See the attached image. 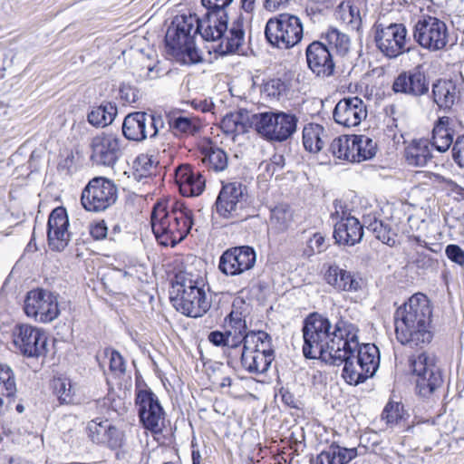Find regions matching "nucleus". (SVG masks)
I'll list each match as a JSON object with an SVG mask.
<instances>
[{"label":"nucleus","instance_id":"obj_36","mask_svg":"<svg viewBox=\"0 0 464 464\" xmlns=\"http://www.w3.org/2000/svg\"><path fill=\"white\" fill-rule=\"evenodd\" d=\"M448 124L449 118L441 117L432 130L431 145L440 152L447 151L453 143V130Z\"/></svg>","mask_w":464,"mask_h":464},{"label":"nucleus","instance_id":"obj_26","mask_svg":"<svg viewBox=\"0 0 464 464\" xmlns=\"http://www.w3.org/2000/svg\"><path fill=\"white\" fill-rule=\"evenodd\" d=\"M175 181L185 197L199 196L205 189V178L190 165H180L176 169Z\"/></svg>","mask_w":464,"mask_h":464},{"label":"nucleus","instance_id":"obj_64","mask_svg":"<svg viewBox=\"0 0 464 464\" xmlns=\"http://www.w3.org/2000/svg\"><path fill=\"white\" fill-rule=\"evenodd\" d=\"M256 0H241L242 8L247 12L251 13L255 9Z\"/></svg>","mask_w":464,"mask_h":464},{"label":"nucleus","instance_id":"obj_22","mask_svg":"<svg viewBox=\"0 0 464 464\" xmlns=\"http://www.w3.org/2000/svg\"><path fill=\"white\" fill-rule=\"evenodd\" d=\"M69 218L66 209L63 207L54 208L48 218L47 240L52 250L63 251L71 240L68 230Z\"/></svg>","mask_w":464,"mask_h":464},{"label":"nucleus","instance_id":"obj_49","mask_svg":"<svg viewBox=\"0 0 464 464\" xmlns=\"http://www.w3.org/2000/svg\"><path fill=\"white\" fill-rule=\"evenodd\" d=\"M263 92L270 98L279 99L285 92V84L280 79H271L264 84Z\"/></svg>","mask_w":464,"mask_h":464},{"label":"nucleus","instance_id":"obj_42","mask_svg":"<svg viewBox=\"0 0 464 464\" xmlns=\"http://www.w3.org/2000/svg\"><path fill=\"white\" fill-rule=\"evenodd\" d=\"M356 153L353 160L357 163L372 160L377 153V142L367 135H355Z\"/></svg>","mask_w":464,"mask_h":464},{"label":"nucleus","instance_id":"obj_35","mask_svg":"<svg viewBox=\"0 0 464 464\" xmlns=\"http://www.w3.org/2000/svg\"><path fill=\"white\" fill-rule=\"evenodd\" d=\"M405 159L409 165L424 167L431 160V152L428 140H413L405 149Z\"/></svg>","mask_w":464,"mask_h":464},{"label":"nucleus","instance_id":"obj_25","mask_svg":"<svg viewBox=\"0 0 464 464\" xmlns=\"http://www.w3.org/2000/svg\"><path fill=\"white\" fill-rule=\"evenodd\" d=\"M308 67L318 77H328L333 74L334 63L329 48L320 43L313 42L306 48Z\"/></svg>","mask_w":464,"mask_h":464},{"label":"nucleus","instance_id":"obj_12","mask_svg":"<svg viewBox=\"0 0 464 464\" xmlns=\"http://www.w3.org/2000/svg\"><path fill=\"white\" fill-rule=\"evenodd\" d=\"M118 198V188L115 183L103 177L91 179L83 188L81 203L89 212H102L112 206Z\"/></svg>","mask_w":464,"mask_h":464},{"label":"nucleus","instance_id":"obj_19","mask_svg":"<svg viewBox=\"0 0 464 464\" xmlns=\"http://www.w3.org/2000/svg\"><path fill=\"white\" fill-rule=\"evenodd\" d=\"M13 343L19 352L27 357H39L46 353L47 336L35 326L22 324L13 330Z\"/></svg>","mask_w":464,"mask_h":464},{"label":"nucleus","instance_id":"obj_18","mask_svg":"<svg viewBox=\"0 0 464 464\" xmlns=\"http://www.w3.org/2000/svg\"><path fill=\"white\" fill-rule=\"evenodd\" d=\"M136 405L143 427L159 434L164 428L165 412L158 397L150 390H140L136 394Z\"/></svg>","mask_w":464,"mask_h":464},{"label":"nucleus","instance_id":"obj_23","mask_svg":"<svg viewBox=\"0 0 464 464\" xmlns=\"http://www.w3.org/2000/svg\"><path fill=\"white\" fill-rule=\"evenodd\" d=\"M333 117L341 126L356 127L366 119L367 108L364 102L357 96L343 98L335 105Z\"/></svg>","mask_w":464,"mask_h":464},{"label":"nucleus","instance_id":"obj_7","mask_svg":"<svg viewBox=\"0 0 464 464\" xmlns=\"http://www.w3.org/2000/svg\"><path fill=\"white\" fill-rule=\"evenodd\" d=\"M198 34L196 16H176L165 35L169 53L184 63L199 62L201 57L195 44V36Z\"/></svg>","mask_w":464,"mask_h":464},{"label":"nucleus","instance_id":"obj_21","mask_svg":"<svg viewBox=\"0 0 464 464\" xmlns=\"http://www.w3.org/2000/svg\"><path fill=\"white\" fill-rule=\"evenodd\" d=\"M246 198V188L239 182L222 187L216 201L217 212L224 218L237 219Z\"/></svg>","mask_w":464,"mask_h":464},{"label":"nucleus","instance_id":"obj_24","mask_svg":"<svg viewBox=\"0 0 464 464\" xmlns=\"http://www.w3.org/2000/svg\"><path fill=\"white\" fill-rule=\"evenodd\" d=\"M392 90L396 93H404L414 97L429 92V82L420 67L400 73L394 80Z\"/></svg>","mask_w":464,"mask_h":464},{"label":"nucleus","instance_id":"obj_56","mask_svg":"<svg viewBox=\"0 0 464 464\" xmlns=\"http://www.w3.org/2000/svg\"><path fill=\"white\" fill-rule=\"evenodd\" d=\"M413 263L418 268L428 269L434 265V260L425 252H417L414 256Z\"/></svg>","mask_w":464,"mask_h":464},{"label":"nucleus","instance_id":"obj_27","mask_svg":"<svg viewBox=\"0 0 464 464\" xmlns=\"http://www.w3.org/2000/svg\"><path fill=\"white\" fill-rule=\"evenodd\" d=\"M150 114L144 111H135L128 114L122 123L124 137L132 141L140 142L150 137Z\"/></svg>","mask_w":464,"mask_h":464},{"label":"nucleus","instance_id":"obj_60","mask_svg":"<svg viewBox=\"0 0 464 464\" xmlns=\"http://www.w3.org/2000/svg\"><path fill=\"white\" fill-rule=\"evenodd\" d=\"M290 0H264V8L270 12H275L281 7H285Z\"/></svg>","mask_w":464,"mask_h":464},{"label":"nucleus","instance_id":"obj_39","mask_svg":"<svg viewBox=\"0 0 464 464\" xmlns=\"http://www.w3.org/2000/svg\"><path fill=\"white\" fill-rule=\"evenodd\" d=\"M169 128L176 137L183 138L196 134L199 128V121L196 117L172 116L169 120Z\"/></svg>","mask_w":464,"mask_h":464},{"label":"nucleus","instance_id":"obj_6","mask_svg":"<svg viewBox=\"0 0 464 464\" xmlns=\"http://www.w3.org/2000/svg\"><path fill=\"white\" fill-rule=\"evenodd\" d=\"M171 302L177 311L190 317H200L211 306L203 277L187 272H179L172 283Z\"/></svg>","mask_w":464,"mask_h":464},{"label":"nucleus","instance_id":"obj_10","mask_svg":"<svg viewBox=\"0 0 464 464\" xmlns=\"http://www.w3.org/2000/svg\"><path fill=\"white\" fill-rule=\"evenodd\" d=\"M265 35L272 46L281 50L291 49L303 38V23L297 15L282 13L268 19Z\"/></svg>","mask_w":464,"mask_h":464},{"label":"nucleus","instance_id":"obj_34","mask_svg":"<svg viewBox=\"0 0 464 464\" xmlns=\"http://www.w3.org/2000/svg\"><path fill=\"white\" fill-rule=\"evenodd\" d=\"M328 140L324 126L318 123H307L303 128V145L311 153L321 151Z\"/></svg>","mask_w":464,"mask_h":464},{"label":"nucleus","instance_id":"obj_58","mask_svg":"<svg viewBox=\"0 0 464 464\" xmlns=\"http://www.w3.org/2000/svg\"><path fill=\"white\" fill-rule=\"evenodd\" d=\"M164 121L160 115H152L150 114V120H149V130L150 132V138H154L158 135L160 130L163 128Z\"/></svg>","mask_w":464,"mask_h":464},{"label":"nucleus","instance_id":"obj_43","mask_svg":"<svg viewBox=\"0 0 464 464\" xmlns=\"http://www.w3.org/2000/svg\"><path fill=\"white\" fill-rule=\"evenodd\" d=\"M328 44L339 53L345 54L350 48L349 37L336 29H331L326 34Z\"/></svg>","mask_w":464,"mask_h":464},{"label":"nucleus","instance_id":"obj_62","mask_svg":"<svg viewBox=\"0 0 464 464\" xmlns=\"http://www.w3.org/2000/svg\"><path fill=\"white\" fill-rule=\"evenodd\" d=\"M349 140V148L347 149V153H346V161H349V162H352V163H355V161L353 160V154L355 155L356 153V141H355V135H347Z\"/></svg>","mask_w":464,"mask_h":464},{"label":"nucleus","instance_id":"obj_37","mask_svg":"<svg viewBox=\"0 0 464 464\" xmlns=\"http://www.w3.org/2000/svg\"><path fill=\"white\" fill-rule=\"evenodd\" d=\"M16 393L14 371L5 363H0V408L9 404Z\"/></svg>","mask_w":464,"mask_h":464},{"label":"nucleus","instance_id":"obj_55","mask_svg":"<svg viewBox=\"0 0 464 464\" xmlns=\"http://www.w3.org/2000/svg\"><path fill=\"white\" fill-rule=\"evenodd\" d=\"M90 234L95 240H102L108 234V227L104 220L93 223L90 226Z\"/></svg>","mask_w":464,"mask_h":464},{"label":"nucleus","instance_id":"obj_30","mask_svg":"<svg viewBox=\"0 0 464 464\" xmlns=\"http://www.w3.org/2000/svg\"><path fill=\"white\" fill-rule=\"evenodd\" d=\"M432 97L440 109L450 110L460 99V90L452 80H438L432 85Z\"/></svg>","mask_w":464,"mask_h":464},{"label":"nucleus","instance_id":"obj_61","mask_svg":"<svg viewBox=\"0 0 464 464\" xmlns=\"http://www.w3.org/2000/svg\"><path fill=\"white\" fill-rule=\"evenodd\" d=\"M349 19L348 23L352 24L353 27H358L361 24V16L359 9L356 6L349 5Z\"/></svg>","mask_w":464,"mask_h":464},{"label":"nucleus","instance_id":"obj_52","mask_svg":"<svg viewBox=\"0 0 464 464\" xmlns=\"http://www.w3.org/2000/svg\"><path fill=\"white\" fill-rule=\"evenodd\" d=\"M401 409L399 403L389 402L382 413V420H385L387 424L396 423L401 417Z\"/></svg>","mask_w":464,"mask_h":464},{"label":"nucleus","instance_id":"obj_5","mask_svg":"<svg viewBox=\"0 0 464 464\" xmlns=\"http://www.w3.org/2000/svg\"><path fill=\"white\" fill-rule=\"evenodd\" d=\"M353 341L354 345H343L340 358L333 357L328 362L334 365L343 363V379L348 384L358 385L375 374L380 364V353L374 344H361L358 332Z\"/></svg>","mask_w":464,"mask_h":464},{"label":"nucleus","instance_id":"obj_48","mask_svg":"<svg viewBox=\"0 0 464 464\" xmlns=\"http://www.w3.org/2000/svg\"><path fill=\"white\" fill-rule=\"evenodd\" d=\"M208 340L213 345L218 347H227L228 349L237 348L236 345H234L233 339L228 336L226 331H213L209 333Z\"/></svg>","mask_w":464,"mask_h":464},{"label":"nucleus","instance_id":"obj_14","mask_svg":"<svg viewBox=\"0 0 464 464\" xmlns=\"http://www.w3.org/2000/svg\"><path fill=\"white\" fill-rule=\"evenodd\" d=\"M87 431L93 443L116 451L117 459H123L124 451L121 450L126 442V435L122 430L112 425L108 420L96 418L88 422Z\"/></svg>","mask_w":464,"mask_h":464},{"label":"nucleus","instance_id":"obj_57","mask_svg":"<svg viewBox=\"0 0 464 464\" xmlns=\"http://www.w3.org/2000/svg\"><path fill=\"white\" fill-rule=\"evenodd\" d=\"M121 100L127 103H135L139 100V92L130 86H122L120 89Z\"/></svg>","mask_w":464,"mask_h":464},{"label":"nucleus","instance_id":"obj_31","mask_svg":"<svg viewBox=\"0 0 464 464\" xmlns=\"http://www.w3.org/2000/svg\"><path fill=\"white\" fill-rule=\"evenodd\" d=\"M223 326L228 336L233 339L234 345L237 348L246 343V338L251 332H247L245 315L239 308L236 307L235 304H233L229 314L225 317Z\"/></svg>","mask_w":464,"mask_h":464},{"label":"nucleus","instance_id":"obj_46","mask_svg":"<svg viewBox=\"0 0 464 464\" xmlns=\"http://www.w3.org/2000/svg\"><path fill=\"white\" fill-rule=\"evenodd\" d=\"M105 353L109 358L110 371L116 376L122 375L126 371V362L121 354L114 350H107Z\"/></svg>","mask_w":464,"mask_h":464},{"label":"nucleus","instance_id":"obj_17","mask_svg":"<svg viewBox=\"0 0 464 464\" xmlns=\"http://www.w3.org/2000/svg\"><path fill=\"white\" fill-rule=\"evenodd\" d=\"M90 150L93 164L113 167L122 154L123 140L117 134L102 132L92 139Z\"/></svg>","mask_w":464,"mask_h":464},{"label":"nucleus","instance_id":"obj_38","mask_svg":"<svg viewBox=\"0 0 464 464\" xmlns=\"http://www.w3.org/2000/svg\"><path fill=\"white\" fill-rule=\"evenodd\" d=\"M117 115V107L111 102H102L94 107L87 115L88 122L96 127L103 128L110 125Z\"/></svg>","mask_w":464,"mask_h":464},{"label":"nucleus","instance_id":"obj_28","mask_svg":"<svg viewBox=\"0 0 464 464\" xmlns=\"http://www.w3.org/2000/svg\"><path fill=\"white\" fill-rule=\"evenodd\" d=\"M326 283L337 291L354 293L362 288V280L338 266H330L325 272Z\"/></svg>","mask_w":464,"mask_h":464},{"label":"nucleus","instance_id":"obj_16","mask_svg":"<svg viewBox=\"0 0 464 464\" xmlns=\"http://www.w3.org/2000/svg\"><path fill=\"white\" fill-rule=\"evenodd\" d=\"M24 310L28 317L40 323H50L60 314L56 295L41 288L27 293Z\"/></svg>","mask_w":464,"mask_h":464},{"label":"nucleus","instance_id":"obj_9","mask_svg":"<svg viewBox=\"0 0 464 464\" xmlns=\"http://www.w3.org/2000/svg\"><path fill=\"white\" fill-rule=\"evenodd\" d=\"M249 121L258 134L267 140L277 142L290 139L295 133L298 123L295 114L278 111L254 113Z\"/></svg>","mask_w":464,"mask_h":464},{"label":"nucleus","instance_id":"obj_50","mask_svg":"<svg viewBox=\"0 0 464 464\" xmlns=\"http://www.w3.org/2000/svg\"><path fill=\"white\" fill-rule=\"evenodd\" d=\"M233 0H201L202 5L207 9V12L219 14L225 17L227 15V7L231 5Z\"/></svg>","mask_w":464,"mask_h":464},{"label":"nucleus","instance_id":"obj_41","mask_svg":"<svg viewBox=\"0 0 464 464\" xmlns=\"http://www.w3.org/2000/svg\"><path fill=\"white\" fill-rule=\"evenodd\" d=\"M293 220V211L287 204H279L271 209L270 223L277 232L286 231Z\"/></svg>","mask_w":464,"mask_h":464},{"label":"nucleus","instance_id":"obj_44","mask_svg":"<svg viewBox=\"0 0 464 464\" xmlns=\"http://www.w3.org/2000/svg\"><path fill=\"white\" fill-rule=\"evenodd\" d=\"M53 385L61 402L72 403L73 401L74 388L70 380L58 378L53 380Z\"/></svg>","mask_w":464,"mask_h":464},{"label":"nucleus","instance_id":"obj_29","mask_svg":"<svg viewBox=\"0 0 464 464\" xmlns=\"http://www.w3.org/2000/svg\"><path fill=\"white\" fill-rule=\"evenodd\" d=\"M362 226L354 217L342 218L334 226V237L339 244L354 246L362 240Z\"/></svg>","mask_w":464,"mask_h":464},{"label":"nucleus","instance_id":"obj_4","mask_svg":"<svg viewBox=\"0 0 464 464\" xmlns=\"http://www.w3.org/2000/svg\"><path fill=\"white\" fill-rule=\"evenodd\" d=\"M193 225L192 211L183 203L170 206L157 203L151 213L152 231L163 246H174L189 233Z\"/></svg>","mask_w":464,"mask_h":464},{"label":"nucleus","instance_id":"obj_20","mask_svg":"<svg viewBox=\"0 0 464 464\" xmlns=\"http://www.w3.org/2000/svg\"><path fill=\"white\" fill-rule=\"evenodd\" d=\"M256 261V254L248 246H235L227 249L219 257L218 269L228 276L244 274L252 269Z\"/></svg>","mask_w":464,"mask_h":464},{"label":"nucleus","instance_id":"obj_13","mask_svg":"<svg viewBox=\"0 0 464 464\" xmlns=\"http://www.w3.org/2000/svg\"><path fill=\"white\" fill-rule=\"evenodd\" d=\"M413 38L424 49L430 52L440 51L448 44V27L439 18L426 15L415 24Z\"/></svg>","mask_w":464,"mask_h":464},{"label":"nucleus","instance_id":"obj_15","mask_svg":"<svg viewBox=\"0 0 464 464\" xmlns=\"http://www.w3.org/2000/svg\"><path fill=\"white\" fill-rule=\"evenodd\" d=\"M410 368L417 377L416 384L422 396L431 394L442 383V377L433 356L421 353L418 356H411Z\"/></svg>","mask_w":464,"mask_h":464},{"label":"nucleus","instance_id":"obj_3","mask_svg":"<svg viewBox=\"0 0 464 464\" xmlns=\"http://www.w3.org/2000/svg\"><path fill=\"white\" fill-rule=\"evenodd\" d=\"M197 27L204 40L216 44L212 48L218 54L244 53L246 33L242 17L228 25L227 15L207 12L205 20L197 18Z\"/></svg>","mask_w":464,"mask_h":464},{"label":"nucleus","instance_id":"obj_51","mask_svg":"<svg viewBox=\"0 0 464 464\" xmlns=\"http://www.w3.org/2000/svg\"><path fill=\"white\" fill-rule=\"evenodd\" d=\"M305 253L311 256L314 253H321L326 249L325 238L321 233H314L307 241Z\"/></svg>","mask_w":464,"mask_h":464},{"label":"nucleus","instance_id":"obj_2","mask_svg":"<svg viewBox=\"0 0 464 464\" xmlns=\"http://www.w3.org/2000/svg\"><path fill=\"white\" fill-rule=\"evenodd\" d=\"M431 308L423 294L411 296L394 314L397 340L411 348H423L433 337L430 331Z\"/></svg>","mask_w":464,"mask_h":464},{"label":"nucleus","instance_id":"obj_11","mask_svg":"<svg viewBox=\"0 0 464 464\" xmlns=\"http://www.w3.org/2000/svg\"><path fill=\"white\" fill-rule=\"evenodd\" d=\"M374 41L380 52L388 58H396L411 50V40L403 24H384L376 23L373 26Z\"/></svg>","mask_w":464,"mask_h":464},{"label":"nucleus","instance_id":"obj_1","mask_svg":"<svg viewBox=\"0 0 464 464\" xmlns=\"http://www.w3.org/2000/svg\"><path fill=\"white\" fill-rule=\"evenodd\" d=\"M332 322L323 314L313 313L309 314L303 326L304 346L303 353L306 358H322L329 362L333 357L340 358L343 345H354L353 338L357 326L343 317H336L334 330Z\"/></svg>","mask_w":464,"mask_h":464},{"label":"nucleus","instance_id":"obj_45","mask_svg":"<svg viewBox=\"0 0 464 464\" xmlns=\"http://www.w3.org/2000/svg\"><path fill=\"white\" fill-rule=\"evenodd\" d=\"M369 228L375 234L376 238L382 243L388 246H393L395 244L393 234L382 221L374 220L370 224Z\"/></svg>","mask_w":464,"mask_h":464},{"label":"nucleus","instance_id":"obj_63","mask_svg":"<svg viewBox=\"0 0 464 464\" xmlns=\"http://www.w3.org/2000/svg\"><path fill=\"white\" fill-rule=\"evenodd\" d=\"M240 116L241 112L237 114H231L230 116L226 117L223 122L226 125H228L232 122L235 126H237V122L239 121Z\"/></svg>","mask_w":464,"mask_h":464},{"label":"nucleus","instance_id":"obj_54","mask_svg":"<svg viewBox=\"0 0 464 464\" xmlns=\"http://www.w3.org/2000/svg\"><path fill=\"white\" fill-rule=\"evenodd\" d=\"M452 155L455 162L460 168H464V135L458 137L454 142Z\"/></svg>","mask_w":464,"mask_h":464},{"label":"nucleus","instance_id":"obj_53","mask_svg":"<svg viewBox=\"0 0 464 464\" xmlns=\"http://www.w3.org/2000/svg\"><path fill=\"white\" fill-rule=\"evenodd\" d=\"M445 254L453 263L464 266V250L458 245L450 244L446 246Z\"/></svg>","mask_w":464,"mask_h":464},{"label":"nucleus","instance_id":"obj_40","mask_svg":"<svg viewBox=\"0 0 464 464\" xmlns=\"http://www.w3.org/2000/svg\"><path fill=\"white\" fill-rule=\"evenodd\" d=\"M158 161L152 156L140 154L133 161L132 176L137 181L147 182L155 173Z\"/></svg>","mask_w":464,"mask_h":464},{"label":"nucleus","instance_id":"obj_8","mask_svg":"<svg viewBox=\"0 0 464 464\" xmlns=\"http://www.w3.org/2000/svg\"><path fill=\"white\" fill-rule=\"evenodd\" d=\"M275 360L271 336L265 331H251L241 349L240 364L250 374L259 375Z\"/></svg>","mask_w":464,"mask_h":464},{"label":"nucleus","instance_id":"obj_59","mask_svg":"<svg viewBox=\"0 0 464 464\" xmlns=\"http://www.w3.org/2000/svg\"><path fill=\"white\" fill-rule=\"evenodd\" d=\"M158 71L154 64L149 63L141 69L139 76L143 80H152L158 77Z\"/></svg>","mask_w":464,"mask_h":464},{"label":"nucleus","instance_id":"obj_47","mask_svg":"<svg viewBox=\"0 0 464 464\" xmlns=\"http://www.w3.org/2000/svg\"><path fill=\"white\" fill-rule=\"evenodd\" d=\"M347 135H342L333 140L330 144V151L336 159L346 160L347 149L349 148Z\"/></svg>","mask_w":464,"mask_h":464},{"label":"nucleus","instance_id":"obj_32","mask_svg":"<svg viewBox=\"0 0 464 464\" xmlns=\"http://www.w3.org/2000/svg\"><path fill=\"white\" fill-rule=\"evenodd\" d=\"M201 162L209 170L221 172L228 166L227 153L212 142H207L200 146Z\"/></svg>","mask_w":464,"mask_h":464},{"label":"nucleus","instance_id":"obj_33","mask_svg":"<svg viewBox=\"0 0 464 464\" xmlns=\"http://www.w3.org/2000/svg\"><path fill=\"white\" fill-rule=\"evenodd\" d=\"M357 456L355 448L331 445L311 460V464H347Z\"/></svg>","mask_w":464,"mask_h":464}]
</instances>
